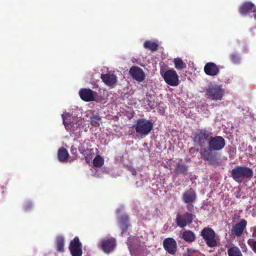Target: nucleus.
Wrapping results in <instances>:
<instances>
[{
	"instance_id": "nucleus-31",
	"label": "nucleus",
	"mask_w": 256,
	"mask_h": 256,
	"mask_svg": "<svg viewBox=\"0 0 256 256\" xmlns=\"http://www.w3.org/2000/svg\"><path fill=\"white\" fill-rule=\"evenodd\" d=\"M248 244L252 250L256 253V240L254 238H250L248 240Z\"/></svg>"
},
{
	"instance_id": "nucleus-19",
	"label": "nucleus",
	"mask_w": 256,
	"mask_h": 256,
	"mask_svg": "<svg viewBox=\"0 0 256 256\" xmlns=\"http://www.w3.org/2000/svg\"><path fill=\"white\" fill-rule=\"evenodd\" d=\"M204 70L206 74L211 76H214L219 72L218 68L213 62H208L204 66Z\"/></svg>"
},
{
	"instance_id": "nucleus-4",
	"label": "nucleus",
	"mask_w": 256,
	"mask_h": 256,
	"mask_svg": "<svg viewBox=\"0 0 256 256\" xmlns=\"http://www.w3.org/2000/svg\"><path fill=\"white\" fill-rule=\"evenodd\" d=\"M200 235L208 247H215L219 242L218 236L210 228L206 227L203 228L200 232Z\"/></svg>"
},
{
	"instance_id": "nucleus-21",
	"label": "nucleus",
	"mask_w": 256,
	"mask_h": 256,
	"mask_svg": "<svg viewBox=\"0 0 256 256\" xmlns=\"http://www.w3.org/2000/svg\"><path fill=\"white\" fill-rule=\"evenodd\" d=\"M182 238L188 242H192L195 240V235L190 230L184 232L182 234Z\"/></svg>"
},
{
	"instance_id": "nucleus-13",
	"label": "nucleus",
	"mask_w": 256,
	"mask_h": 256,
	"mask_svg": "<svg viewBox=\"0 0 256 256\" xmlns=\"http://www.w3.org/2000/svg\"><path fill=\"white\" fill-rule=\"evenodd\" d=\"M100 78L106 86L110 87H114L117 82V78L112 72H108L106 74H102Z\"/></svg>"
},
{
	"instance_id": "nucleus-7",
	"label": "nucleus",
	"mask_w": 256,
	"mask_h": 256,
	"mask_svg": "<svg viewBox=\"0 0 256 256\" xmlns=\"http://www.w3.org/2000/svg\"><path fill=\"white\" fill-rule=\"evenodd\" d=\"M161 74L168 84L171 86H177L179 84L178 76L173 69L168 70L164 74L161 72Z\"/></svg>"
},
{
	"instance_id": "nucleus-6",
	"label": "nucleus",
	"mask_w": 256,
	"mask_h": 256,
	"mask_svg": "<svg viewBox=\"0 0 256 256\" xmlns=\"http://www.w3.org/2000/svg\"><path fill=\"white\" fill-rule=\"evenodd\" d=\"M223 94L224 90L217 85L208 86L206 93L208 98L215 100H221Z\"/></svg>"
},
{
	"instance_id": "nucleus-33",
	"label": "nucleus",
	"mask_w": 256,
	"mask_h": 256,
	"mask_svg": "<svg viewBox=\"0 0 256 256\" xmlns=\"http://www.w3.org/2000/svg\"><path fill=\"white\" fill-rule=\"evenodd\" d=\"M231 59L232 62L235 64L239 62V58L236 55L232 54L231 56Z\"/></svg>"
},
{
	"instance_id": "nucleus-25",
	"label": "nucleus",
	"mask_w": 256,
	"mask_h": 256,
	"mask_svg": "<svg viewBox=\"0 0 256 256\" xmlns=\"http://www.w3.org/2000/svg\"><path fill=\"white\" fill-rule=\"evenodd\" d=\"M212 151H214L210 150L209 148L208 149H201L200 154L202 158L206 160H211L212 158Z\"/></svg>"
},
{
	"instance_id": "nucleus-12",
	"label": "nucleus",
	"mask_w": 256,
	"mask_h": 256,
	"mask_svg": "<svg viewBox=\"0 0 256 256\" xmlns=\"http://www.w3.org/2000/svg\"><path fill=\"white\" fill-rule=\"evenodd\" d=\"M129 72L132 78L138 82H142L145 79L146 75L144 72L138 66H132Z\"/></svg>"
},
{
	"instance_id": "nucleus-28",
	"label": "nucleus",
	"mask_w": 256,
	"mask_h": 256,
	"mask_svg": "<svg viewBox=\"0 0 256 256\" xmlns=\"http://www.w3.org/2000/svg\"><path fill=\"white\" fill-rule=\"evenodd\" d=\"M104 162V159L100 156H97L94 158L93 164L94 166L100 167L102 166Z\"/></svg>"
},
{
	"instance_id": "nucleus-37",
	"label": "nucleus",
	"mask_w": 256,
	"mask_h": 256,
	"mask_svg": "<svg viewBox=\"0 0 256 256\" xmlns=\"http://www.w3.org/2000/svg\"><path fill=\"white\" fill-rule=\"evenodd\" d=\"M194 152H195V148H190V153H194Z\"/></svg>"
},
{
	"instance_id": "nucleus-35",
	"label": "nucleus",
	"mask_w": 256,
	"mask_h": 256,
	"mask_svg": "<svg viewBox=\"0 0 256 256\" xmlns=\"http://www.w3.org/2000/svg\"><path fill=\"white\" fill-rule=\"evenodd\" d=\"M70 151L72 154H75L76 152V148L72 147Z\"/></svg>"
},
{
	"instance_id": "nucleus-18",
	"label": "nucleus",
	"mask_w": 256,
	"mask_h": 256,
	"mask_svg": "<svg viewBox=\"0 0 256 256\" xmlns=\"http://www.w3.org/2000/svg\"><path fill=\"white\" fill-rule=\"evenodd\" d=\"M116 246L115 240L111 238L102 242V248L106 252H111Z\"/></svg>"
},
{
	"instance_id": "nucleus-10",
	"label": "nucleus",
	"mask_w": 256,
	"mask_h": 256,
	"mask_svg": "<svg viewBox=\"0 0 256 256\" xmlns=\"http://www.w3.org/2000/svg\"><path fill=\"white\" fill-rule=\"evenodd\" d=\"M193 218V215L188 212H186L182 215L178 214L176 218V222L179 227L182 228L191 224Z\"/></svg>"
},
{
	"instance_id": "nucleus-36",
	"label": "nucleus",
	"mask_w": 256,
	"mask_h": 256,
	"mask_svg": "<svg viewBox=\"0 0 256 256\" xmlns=\"http://www.w3.org/2000/svg\"><path fill=\"white\" fill-rule=\"evenodd\" d=\"M252 236H256V226L254 227V231L252 232Z\"/></svg>"
},
{
	"instance_id": "nucleus-20",
	"label": "nucleus",
	"mask_w": 256,
	"mask_h": 256,
	"mask_svg": "<svg viewBox=\"0 0 256 256\" xmlns=\"http://www.w3.org/2000/svg\"><path fill=\"white\" fill-rule=\"evenodd\" d=\"M182 199L186 204L193 202L196 199L195 192L192 189L189 190L183 194Z\"/></svg>"
},
{
	"instance_id": "nucleus-39",
	"label": "nucleus",
	"mask_w": 256,
	"mask_h": 256,
	"mask_svg": "<svg viewBox=\"0 0 256 256\" xmlns=\"http://www.w3.org/2000/svg\"><path fill=\"white\" fill-rule=\"evenodd\" d=\"M30 204H28V205L26 206L25 209H26V210H28V208L30 207Z\"/></svg>"
},
{
	"instance_id": "nucleus-14",
	"label": "nucleus",
	"mask_w": 256,
	"mask_h": 256,
	"mask_svg": "<svg viewBox=\"0 0 256 256\" xmlns=\"http://www.w3.org/2000/svg\"><path fill=\"white\" fill-rule=\"evenodd\" d=\"M163 246L168 253L172 254H174L176 252L177 246L176 240L172 238H166L163 242Z\"/></svg>"
},
{
	"instance_id": "nucleus-32",
	"label": "nucleus",
	"mask_w": 256,
	"mask_h": 256,
	"mask_svg": "<svg viewBox=\"0 0 256 256\" xmlns=\"http://www.w3.org/2000/svg\"><path fill=\"white\" fill-rule=\"evenodd\" d=\"M186 167L183 164H178L176 168V170L178 173H184L186 171Z\"/></svg>"
},
{
	"instance_id": "nucleus-22",
	"label": "nucleus",
	"mask_w": 256,
	"mask_h": 256,
	"mask_svg": "<svg viewBox=\"0 0 256 256\" xmlns=\"http://www.w3.org/2000/svg\"><path fill=\"white\" fill-rule=\"evenodd\" d=\"M172 62L175 68L178 70H182L186 66V64L180 58H174Z\"/></svg>"
},
{
	"instance_id": "nucleus-29",
	"label": "nucleus",
	"mask_w": 256,
	"mask_h": 256,
	"mask_svg": "<svg viewBox=\"0 0 256 256\" xmlns=\"http://www.w3.org/2000/svg\"><path fill=\"white\" fill-rule=\"evenodd\" d=\"M128 220V217L126 216H123L120 220L119 222L120 224V226L122 230V232L124 230H126L127 228L126 222Z\"/></svg>"
},
{
	"instance_id": "nucleus-30",
	"label": "nucleus",
	"mask_w": 256,
	"mask_h": 256,
	"mask_svg": "<svg viewBox=\"0 0 256 256\" xmlns=\"http://www.w3.org/2000/svg\"><path fill=\"white\" fill-rule=\"evenodd\" d=\"M57 250L62 252L64 250V239L62 237H58L56 240Z\"/></svg>"
},
{
	"instance_id": "nucleus-15",
	"label": "nucleus",
	"mask_w": 256,
	"mask_h": 256,
	"mask_svg": "<svg viewBox=\"0 0 256 256\" xmlns=\"http://www.w3.org/2000/svg\"><path fill=\"white\" fill-rule=\"evenodd\" d=\"M96 92L90 89L82 88L79 92L81 98L86 102L92 101L94 99Z\"/></svg>"
},
{
	"instance_id": "nucleus-3",
	"label": "nucleus",
	"mask_w": 256,
	"mask_h": 256,
	"mask_svg": "<svg viewBox=\"0 0 256 256\" xmlns=\"http://www.w3.org/2000/svg\"><path fill=\"white\" fill-rule=\"evenodd\" d=\"M136 134L141 137L148 136L153 128V123L146 118L138 119L134 126Z\"/></svg>"
},
{
	"instance_id": "nucleus-8",
	"label": "nucleus",
	"mask_w": 256,
	"mask_h": 256,
	"mask_svg": "<svg viewBox=\"0 0 256 256\" xmlns=\"http://www.w3.org/2000/svg\"><path fill=\"white\" fill-rule=\"evenodd\" d=\"M208 147L214 151H218L222 149L225 146L224 138L220 136L211 138L208 142Z\"/></svg>"
},
{
	"instance_id": "nucleus-27",
	"label": "nucleus",
	"mask_w": 256,
	"mask_h": 256,
	"mask_svg": "<svg viewBox=\"0 0 256 256\" xmlns=\"http://www.w3.org/2000/svg\"><path fill=\"white\" fill-rule=\"evenodd\" d=\"M144 46L146 48L156 50L158 48V44L155 42L147 40L144 42Z\"/></svg>"
},
{
	"instance_id": "nucleus-9",
	"label": "nucleus",
	"mask_w": 256,
	"mask_h": 256,
	"mask_svg": "<svg viewBox=\"0 0 256 256\" xmlns=\"http://www.w3.org/2000/svg\"><path fill=\"white\" fill-rule=\"evenodd\" d=\"M240 12L242 15H248L250 17L252 16L256 18V7L252 2H246L241 5Z\"/></svg>"
},
{
	"instance_id": "nucleus-23",
	"label": "nucleus",
	"mask_w": 256,
	"mask_h": 256,
	"mask_svg": "<svg viewBox=\"0 0 256 256\" xmlns=\"http://www.w3.org/2000/svg\"><path fill=\"white\" fill-rule=\"evenodd\" d=\"M58 160L60 162H64L68 158V154L66 149L64 148H60L58 151Z\"/></svg>"
},
{
	"instance_id": "nucleus-24",
	"label": "nucleus",
	"mask_w": 256,
	"mask_h": 256,
	"mask_svg": "<svg viewBox=\"0 0 256 256\" xmlns=\"http://www.w3.org/2000/svg\"><path fill=\"white\" fill-rule=\"evenodd\" d=\"M227 252L228 256H242L240 250L236 246L230 248Z\"/></svg>"
},
{
	"instance_id": "nucleus-17",
	"label": "nucleus",
	"mask_w": 256,
	"mask_h": 256,
	"mask_svg": "<svg viewBox=\"0 0 256 256\" xmlns=\"http://www.w3.org/2000/svg\"><path fill=\"white\" fill-rule=\"evenodd\" d=\"M208 136V134L205 131H200L196 135L194 142L195 143L198 144L200 146H202L204 145Z\"/></svg>"
},
{
	"instance_id": "nucleus-5",
	"label": "nucleus",
	"mask_w": 256,
	"mask_h": 256,
	"mask_svg": "<svg viewBox=\"0 0 256 256\" xmlns=\"http://www.w3.org/2000/svg\"><path fill=\"white\" fill-rule=\"evenodd\" d=\"M232 174L234 180L242 182L245 178H251L253 175L252 168L245 166H238L232 170Z\"/></svg>"
},
{
	"instance_id": "nucleus-2",
	"label": "nucleus",
	"mask_w": 256,
	"mask_h": 256,
	"mask_svg": "<svg viewBox=\"0 0 256 256\" xmlns=\"http://www.w3.org/2000/svg\"><path fill=\"white\" fill-rule=\"evenodd\" d=\"M128 245L132 256H144L146 253V247L135 236L128 238Z\"/></svg>"
},
{
	"instance_id": "nucleus-26",
	"label": "nucleus",
	"mask_w": 256,
	"mask_h": 256,
	"mask_svg": "<svg viewBox=\"0 0 256 256\" xmlns=\"http://www.w3.org/2000/svg\"><path fill=\"white\" fill-rule=\"evenodd\" d=\"M87 114H92V117L90 118V122L92 125L95 126H98L100 125V118L98 115H94L92 114V111L90 110L88 112Z\"/></svg>"
},
{
	"instance_id": "nucleus-1",
	"label": "nucleus",
	"mask_w": 256,
	"mask_h": 256,
	"mask_svg": "<svg viewBox=\"0 0 256 256\" xmlns=\"http://www.w3.org/2000/svg\"><path fill=\"white\" fill-rule=\"evenodd\" d=\"M62 117L65 128L70 132L71 136H78L82 132L81 125L83 123V120L78 117H72L69 113L66 112L62 114Z\"/></svg>"
},
{
	"instance_id": "nucleus-16",
	"label": "nucleus",
	"mask_w": 256,
	"mask_h": 256,
	"mask_svg": "<svg viewBox=\"0 0 256 256\" xmlns=\"http://www.w3.org/2000/svg\"><path fill=\"white\" fill-rule=\"evenodd\" d=\"M247 222L245 220H241L240 221L236 224L232 228V232L237 236H240L245 229Z\"/></svg>"
},
{
	"instance_id": "nucleus-34",
	"label": "nucleus",
	"mask_w": 256,
	"mask_h": 256,
	"mask_svg": "<svg viewBox=\"0 0 256 256\" xmlns=\"http://www.w3.org/2000/svg\"><path fill=\"white\" fill-rule=\"evenodd\" d=\"M235 196L236 198H240L242 196V192L240 188L238 189L234 193Z\"/></svg>"
},
{
	"instance_id": "nucleus-11",
	"label": "nucleus",
	"mask_w": 256,
	"mask_h": 256,
	"mask_svg": "<svg viewBox=\"0 0 256 256\" xmlns=\"http://www.w3.org/2000/svg\"><path fill=\"white\" fill-rule=\"evenodd\" d=\"M70 250L72 256H82V244L78 238H74L70 242Z\"/></svg>"
},
{
	"instance_id": "nucleus-38",
	"label": "nucleus",
	"mask_w": 256,
	"mask_h": 256,
	"mask_svg": "<svg viewBox=\"0 0 256 256\" xmlns=\"http://www.w3.org/2000/svg\"><path fill=\"white\" fill-rule=\"evenodd\" d=\"M131 172H132V174L133 175H136V170L134 169H132Z\"/></svg>"
}]
</instances>
